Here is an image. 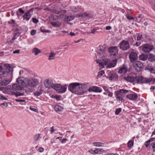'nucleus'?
Returning a JSON list of instances; mask_svg holds the SVG:
<instances>
[{"mask_svg":"<svg viewBox=\"0 0 155 155\" xmlns=\"http://www.w3.org/2000/svg\"><path fill=\"white\" fill-rule=\"evenodd\" d=\"M13 68L9 66L5 68L0 66V84L5 86L8 84L10 82L9 79L12 78Z\"/></svg>","mask_w":155,"mask_h":155,"instance_id":"1","label":"nucleus"},{"mask_svg":"<svg viewBox=\"0 0 155 155\" xmlns=\"http://www.w3.org/2000/svg\"><path fill=\"white\" fill-rule=\"evenodd\" d=\"M67 86V84L62 86L59 84H54L53 86V88L58 93H63L66 91Z\"/></svg>","mask_w":155,"mask_h":155,"instance_id":"2","label":"nucleus"},{"mask_svg":"<svg viewBox=\"0 0 155 155\" xmlns=\"http://www.w3.org/2000/svg\"><path fill=\"white\" fill-rule=\"evenodd\" d=\"M153 79L152 78H146L142 76H138L135 77V83L142 84L148 83L151 82Z\"/></svg>","mask_w":155,"mask_h":155,"instance_id":"3","label":"nucleus"},{"mask_svg":"<svg viewBox=\"0 0 155 155\" xmlns=\"http://www.w3.org/2000/svg\"><path fill=\"white\" fill-rule=\"evenodd\" d=\"M79 83L74 82L71 83L68 86V90L72 93L78 94Z\"/></svg>","mask_w":155,"mask_h":155,"instance_id":"4","label":"nucleus"},{"mask_svg":"<svg viewBox=\"0 0 155 155\" xmlns=\"http://www.w3.org/2000/svg\"><path fill=\"white\" fill-rule=\"evenodd\" d=\"M89 87V84L87 83L81 84L79 83V91L78 93L79 94H83V93L88 91V89Z\"/></svg>","mask_w":155,"mask_h":155,"instance_id":"5","label":"nucleus"},{"mask_svg":"<svg viewBox=\"0 0 155 155\" xmlns=\"http://www.w3.org/2000/svg\"><path fill=\"white\" fill-rule=\"evenodd\" d=\"M105 50L106 48L105 45H100L97 48L96 52L98 56V58H102L106 55L105 53Z\"/></svg>","mask_w":155,"mask_h":155,"instance_id":"6","label":"nucleus"},{"mask_svg":"<svg viewBox=\"0 0 155 155\" xmlns=\"http://www.w3.org/2000/svg\"><path fill=\"white\" fill-rule=\"evenodd\" d=\"M120 49L122 51H126L130 48L129 43L127 41L122 40L119 44Z\"/></svg>","mask_w":155,"mask_h":155,"instance_id":"7","label":"nucleus"},{"mask_svg":"<svg viewBox=\"0 0 155 155\" xmlns=\"http://www.w3.org/2000/svg\"><path fill=\"white\" fill-rule=\"evenodd\" d=\"M108 50L111 57L115 58L118 54L119 50L117 47H111L108 48Z\"/></svg>","mask_w":155,"mask_h":155,"instance_id":"8","label":"nucleus"},{"mask_svg":"<svg viewBox=\"0 0 155 155\" xmlns=\"http://www.w3.org/2000/svg\"><path fill=\"white\" fill-rule=\"evenodd\" d=\"M38 83V81L36 79H27L25 81V87L29 86L34 87L36 86Z\"/></svg>","mask_w":155,"mask_h":155,"instance_id":"9","label":"nucleus"},{"mask_svg":"<svg viewBox=\"0 0 155 155\" xmlns=\"http://www.w3.org/2000/svg\"><path fill=\"white\" fill-rule=\"evenodd\" d=\"M134 68L137 72L141 71L143 68V64L140 61H136L133 63Z\"/></svg>","mask_w":155,"mask_h":155,"instance_id":"10","label":"nucleus"},{"mask_svg":"<svg viewBox=\"0 0 155 155\" xmlns=\"http://www.w3.org/2000/svg\"><path fill=\"white\" fill-rule=\"evenodd\" d=\"M142 50L144 52L148 53L151 51L153 46L149 44H146L142 46Z\"/></svg>","mask_w":155,"mask_h":155,"instance_id":"11","label":"nucleus"},{"mask_svg":"<svg viewBox=\"0 0 155 155\" xmlns=\"http://www.w3.org/2000/svg\"><path fill=\"white\" fill-rule=\"evenodd\" d=\"M79 17L84 18L87 20L91 19L93 18V15L89 12H86L80 15Z\"/></svg>","mask_w":155,"mask_h":155,"instance_id":"12","label":"nucleus"},{"mask_svg":"<svg viewBox=\"0 0 155 155\" xmlns=\"http://www.w3.org/2000/svg\"><path fill=\"white\" fill-rule=\"evenodd\" d=\"M44 84L45 87L48 88H53V86L54 85L52 81L49 79L45 80L44 82Z\"/></svg>","mask_w":155,"mask_h":155,"instance_id":"13","label":"nucleus"},{"mask_svg":"<svg viewBox=\"0 0 155 155\" xmlns=\"http://www.w3.org/2000/svg\"><path fill=\"white\" fill-rule=\"evenodd\" d=\"M116 100L117 101H120L121 102H124V100L123 98L124 97V94L119 91L117 92V93L116 94Z\"/></svg>","mask_w":155,"mask_h":155,"instance_id":"14","label":"nucleus"},{"mask_svg":"<svg viewBox=\"0 0 155 155\" xmlns=\"http://www.w3.org/2000/svg\"><path fill=\"white\" fill-rule=\"evenodd\" d=\"M118 78L117 74V73H111L110 71L108 72V76H107V78L110 80L113 79H117Z\"/></svg>","mask_w":155,"mask_h":155,"instance_id":"15","label":"nucleus"},{"mask_svg":"<svg viewBox=\"0 0 155 155\" xmlns=\"http://www.w3.org/2000/svg\"><path fill=\"white\" fill-rule=\"evenodd\" d=\"M129 57L131 62H134L137 59V54L134 52H131Z\"/></svg>","mask_w":155,"mask_h":155,"instance_id":"16","label":"nucleus"},{"mask_svg":"<svg viewBox=\"0 0 155 155\" xmlns=\"http://www.w3.org/2000/svg\"><path fill=\"white\" fill-rule=\"evenodd\" d=\"M127 70L128 68L127 66L123 65L122 67L119 68L118 72L119 74H124L127 73Z\"/></svg>","mask_w":155,"mask_h":155,"instance_id":"17","label":"nucleus"},{"mask_svg":"<svg viewBox=\"0 0 155 155\" xmlns=\"http://www.w3.org/2000/svg\"><path fill=\"white\" fill-rule=\"evenodd\" d=\"M89 92H94L100 93L102 91V89L99 87L96 86H93L90 87L88 89Z\"/></svg>","mask_w":155,"mask_h":155,"instance_id":"18","label":"nucleus"},{"mask_svg":"<svg viewBox=\"0 0 155 155\" xmlns=\"http://www.w3.org/2000/svg\"><path fill=\"white\" fill-rule=\"evenodd\" d=\"M127 98L131 100H135L137 98V94L133 93L132 94H128L126 95Z\"/></svg>","mask_w":155,"mask_h":155,"instance_id":"19","label":"nucleus"},{"mask_svg":"<svg viewBox=\"0 0 155 155\" xmlns=\"http://www.w3.org/2000/svg\"><path fill=\"white\" fill-rule=\"evenodd\" d=\"M117 62V59H115L111 61H110L109 64L107 65V66H106V68H108L114 67L116 65Z\"/></svg>","mask_w":155,"mask_h":155,"instance_id":"20","label":"nucleus"},{"mask_svg":"<svg viewBox=\"0 0 155 155\" xmlns=\"http://www.w3.org/2000/svg\"><path fill=\"white\" fill-rule=\"evenodd\" d=\"M124 78L127 81L134 83V84L135 83V77L128 76L127 77H124Z\"/></svg>","mask_w":155,"mask_h":155,"instance_id":"21","label":"nucleus"},{"mask_svg":"<svg viewBox=\"0 0 155 155\" xmlns=\"http://www.w3.org/2000/svg\"><path fill=\"white\" fill-rule=\"evenodd\" d=\"M22 86L21 85L16 84H14L12 85V89L13 90H15L18 91H20L23 88Z\"/></svg>","mask_w":155,"mask_h":155,"instance_id":"22","label":"nucleus"},{"mask_svg":"<svg viewBox=\"0 0 155 155\" xmlns=\"http://www.w3.org/2000/svg\"><path fill=\"white\" fill-rule=\"evenodd\" d=\"M74 17L72 16H65V18L64 19V21L65 22L68 23V22H69L71 21L72 20L74 19Z\"/></svg>","mask_w":155,"mask_h":155,"instance_id":"23","label":"nucleus"},{"mask_svg":"<svg viewBox=\"0 0 155 155\" xmlns=\"http://www.w3.org/2000/svg\"><path fill=\"white\" fill-rule=\"evenodd\" d=\"M31 16L30 14L26 12L23 16L22 17L23 18L24 20L25 19L26 21H28L29 20Z\"/></svg>","mask_w":155,"mask_h":155,"instance_id":"24","label":"nucleus"},{"mask_svg":"<svg viewBox=\"0 0 155 155\" xmlns=\"http://www.w3.org/2000/svg\"><path fill=\"white\" fill-rule=\"evenodd\" d=\"M56 55V54L53 51H51V53L49 56L48 60H51L54 59Z\"/></svg>","mask_w":155,"mask_h":155,"instance_id":"25","label":"nucleus"},{"mask_svg":"<svg viewBox=\"0 0 155 155\" xmlns=\"http://www.w3.org/2000/svg\"><path fill=\"white\" fill-rule=\"evenodd\" d=\"M51 24L53 27L56 28L58 27L61 25V23L58 21H57L56 22H51Z\"/></svg>","mask_w":155,"mask_h":155,"instance_id":"26","label":"nucleus"},{"mask_svg":"<svg viewBox=\"0 0 155 155\" xmlns=\"http://www.w3.org/2000/svg\"><path fill=\"white\" fill-rule=\"evenodd\" d=\"M17 82L22 86H25V81L21 80L20 78H18L17 80Z\"/></svg>","mask_w":155,"mask_h":155,"instance_id":"27","label":"nucleus"},{"mask_svg":"<svg viewBox=\"0 0 155 155\" xmlns=\"http://www.w3.org/2000/svg\"><path fill=\"white\" fill-rule=\"evenodd\" d=\"M32 52L35 55H37L38 53H41V51L38 48H35L33 49Z\"/></svg>","mask_w":155,"mask_h":155,"instance_id":"28","label":"nucleus"},{"mask_svg":"<svg viewBox=\"0 0 155 155\" xmlns=\"http://www.w3.org/2000/svg\"><path fill=\"white\" fill-rule=\"evenodd\" d=\"M148 57L147 55L143 54H141L139 56V58L140 60L143 61L146 60L147 59Z\"/></svg>","mask_w":155,"mask_h":155,"instance_id":"29","label":"nucleus"},{"mask_svg":"<svg viewBox=\"0 0 155 155\" xmlns=\"http://www.w3.org/2000/svg\"><path fill=\"white\" fill-rule=\"evenodd\" d=\"M104 143L99 142H95L93 143L94 146L96 147H104Z\"/></svg>","mask_w":155,"mask_h":155,"instance_id":"30","label":"nucleus"},{"mask_svg":"<svg viewBox=\"0 0 155 155\" xmlns=\"http://www.w3.org/2000/svg\"><path fill=\"white\" fill-rule=\"evenodd\" d=\"M154 56L153 54H150L148 55V60L150 61H153L154 60L153 58Z\"/></svg>","mask_w":155,"mask_h":155,"instance_id":"31","label":"nucleus"},{"mask_svg":"<svg viewBox=\"0 0 155 155\" xmlns=\"http://www.w3.org/2000/svg\"><path fill=\"white\" fill-rule=\"evenodd\" d=\"M63 109V108L59 105H56L54 107V110L56 111H61Z\"/></svg>","mask_w":155,"mask_h":155,"instance_id":"32","label":"nucleus"},{"mask_svg":"<svg viewBox=\"0 0 155 155\" xmlns=\"http://www.w3.org/2000/svg\"><path fill=\"white\" fill-rule=\"evenodd\" d=\"M102 58L103 60L104 64V65L107 66V65L109 64V62L110 61V59H107V58H105V59H103V58Z\"/></svg>","mask_w":155,"mask_h":155,"instance_id":"33","label":"nucleus"},{"mask_svg":"<svg viewBox=\"0 0 155 155\" xmlns=\"http://www.w3.org/2000/svg\"><path fill=\"white\" fill-rule=\"evenodd\" d=\"M134 144V141L131 140L129 141L127 143V146L129 148H131L133 146Z\"/></svg>","mask_w":155,"mask_h":155,"instance_id":"34","label":"nucleus"},{"mask_svg":"<svg viewBox=\"0 0 155 155\" xmlns=\"http://www.w3.org/2000/svg\"><path fill=\"white\" fill-rule=\"evenodd\" d=\"M66 12V11L65 10H63L61 11H59L56 10H54V12L55 14H60L61 12L62 13H64Z\"/></svg>","mask_w":155,"mask_h":155,"instance_id":"35","label":"nucleus"},{"mask_svg":"<svg viewBox=\"0 0 155 155\" xmlns=\"http://www.w3.org/2000/svg\"><path fill=\"white\" fill-rule=\"evenodd\" d=\"M104 71L103 70H101L98 73V75L97 76V78L98 79V78H100L104 74Z\"/></svg>","mask_w":155,"mask_h":155,"instance_id":"36","label":"nucleus"},{"mask_svg":"<svg viewBox=\"0 0 155 155\" xmlns=\"http://www.w3.org/2000/svg\"><path fill=\"white\" fill-rule=\"evenodd\" d=\"M129 43V44L133 45L134 42V41L133 39V38L132 37L129 38H128V41H127Z\"/></svg>","mask_w":155,"mask_h":155,"instance_id":"37","label":"nucleus"},{"mask_svg":"<svg viewBox=\"0 0 155 155\" xmlns=\"http://www.w3.org/2000/svg\"><path fill=\"white\" fill-rule=\"evenodd\" d=\"M14 95L16 97L23 96L24 94V93H21L19 92H17L16 93H13Z\"/></svg>","mask_w":155,"mask_h":155,"instance_id":"38","label":"nucleus"},{"mask_svg":"<svg viewBox=\"0 0 155 155\" xmlns=\"http://www.w3.org/2000/svg\"><path fill=\"white\" fill-rule=\"evenodd\" d=\"M120 91L124 95V96H125V94L129 91L128 90L123 89L120 90Z\"/></svg>","mask_w":155,"mask_h":155,"instance_id":"39","label":"nucleus"},{"mask_svg":"<svg viewBox=\"0 0 155 155\" xmlns=\"http://www.w3.org/2000/svg\"><path fill=\"white\" fill-rule=\"evenodd\" d=\"M102 150H103L102 149L101 150V149H95L94 150V153H95V154H97V153L100 154V153H101V152H102L101 151Z\"/></svg>","mask_w":155,"mask_h":155,"instance_id":"40","label":"nucleus"},{"mask_svg":"<svg viewBox=\"0 0 155 155\" xmlns=\"http://www.w3.org/2000/svg\"><path fill=\"white\" fill-rule=\"evenodd\" d=\"M147 68L148 70H149L150 71L151 73L155 74V70L153 68Z\"/></svg>","mask_w":155,"mask_h":155,"instance_id":"41","label":"nucleus"},{"mask_svg":"<svg viewBox=\"0 0 155 155\" xmlns=\"http://www.w3.org/2000/svg\"><path fill=\"white\" fill-rule=\"evenodd\" d=\"M36 8H32L30 9L28 11H27V12L28 13L30 14L31 15H32V12L34 11V10Z\"/></svg>","mask_w":155,"mask_h":155,"instance_id":"42","label":"nucleus"},{"mask_svg":"<svg viewBox=\"0 0 155 155\" xmlns=\"http://www.w3.org/2000/svg\"><path fill=\"white\" fill-rule=\"evenodd\" d=\"M16 37H15V35H14L13 38L12 39V40H10V41H8V42L9 44H11L13 43L14 42V40L16 39Z\"/></svg>","mask_w":155,"mask_h":155,"instance_id":"43","label":"nucleus"},{"mask_svg":"<svg viewBox=\"0 0 155 155\" xmlns=\"http://www.w3.org/2000/svg\"><path fill=\"white\" fill-rule=\"evenodd\" d=\"M121 109L120 108H117L116 109L115 114L117 115L121 111Z\"/></svg>","mask_w":155,"mask_h":155,"instance_id":"44","label":"nucleus"},{"mask_svg":"<svg viewBox=\"0 0 155 155\" xmlns=\"http://www.w3.org/2000/svg\"><path fill=\"white\" fill-rule=\"evenodd\" d=\"M40 137V134H39L35 135L34 137V140L35 141H37L39 138Z\"/></svg>","mask_w":155,"mask_h":155,"instance_id":"45","label":"nucleus"},{"mask_svg":"<svg viewBox=\"0 0 155 155\" xmlns=\"http://www.w3.org/2000/svg\"><path fill=\"white\" fill-rule=\"evenodd\" d=\"M71 10L73 12H77L79 11L78 8L76 7H72L71 8Z\"/></svg>","mask_w":155,"mask_h":155,"instance_id":"46","label":"nucleus"},{"mask_svg":"<svg viewBox=\"0 0 155 155\" xmlns=\"http://www.w3.org/2000/svg\"><path fill=\"white\" fill-rule=\"evenodd\" d=\"M40 30L41 32H42L51 33V31L48 30H44L42 29V28H41Z\"/></svg>","mask_w":155,"mask_h":155,"instance_id":"47","label":"nucleus"},{"mask_svg":"<svg viewBox=\"0 0 155 155\" xmlns=\"http://www.w3.org/2000/svg\"><path fill=\"white\" fill-rule=\"evenodd\" d=\"M53 97L56 99L57 100L59 101L61 100V97L58 95H55Z\"/></svg>","mask_w":155,"mask_h":155,"instance_id":"48","label":"nucleus"},{"mask_svg":"<svg viewBox=\"0 0 155 155\" xmlns=\"http://www.w3.org/2000/svg\"><path fill=\"white\" fill-rule=\"evenodd\" d=\"M32 22L35 23H37L38 22V20L34 18H32Z\"/></svg>","mask_w":155,"mask_h":155,"instance_id":"49","label":"nucleus"},{"mask_svg":"<svg viewBox=\"0 0 155 155\" xmlns=\"http://www.w3.org/2000/svg\"><path fill=\"white\" fill-rule=\"evenodd\" d=\"M8 23L10 24H15V21L13 19H11L10 21H8Z\"/></svg>","mask_w":155,"mask_h":155,"instance_id":"50","label":"nucleus"},{"mask_svg":"<svg viewBox=\"0 0 155 155\" xmlns=\"http://www.w3.org/2000/svg\"><path fill=\"white\" fill-rule=\"evenodd\" d=\"M64 16V15L62 14H60L58 16H56L59 19H61Z\"/></svg>","mask_w":155,"mask_h":155,"instance_id":"51","label":"nucleus"},{"mask_svg":"<svg viewBox=\"0 0 155 155\" xmlns=\"http://www.w3.org/2000/svg\"><path fill=\"white\" fill-rule=\"evenodd\" d=\"M150 142L149 141H148V140L146 141L145 143H144V145L146 147H148L150 145Z\"/></svg>","mask_w":155,"mask_h":155,"instance_id":"52","label":"nucleus"},{"mask_svg":"<svg viewBox=\"0 0 155 155\" xmlns=\"http://www.w3.org/2000/svg\"><path fill=\"white\" fill-rule=\"evenodd\" d=\"M141 15V14H140L139 16L137 17V19L138 22H140L141 20V19L140 18Z\"/></svg>","mask_w":155,"mask_h":155,"instance_id":"53","label":"nucleus"},{"mask_svg":"<svg viewBox=\"0 0 155 155\" xmlns=\"http://www.w3.org/2000/svg\"><path fill=\"white\" fill-rule=\"evenodd\" d=\"M36 31L35 30H32L31 31V34L32 35H34L35 34Z\"/></svg>","mask_w":155,"mask_h":155,"instance_id":"54","label":"nucleus"},{"mask_svg":"<svg viewBox=\"0 0 155 155\" xmlns=\"http://www.w3.org/2000/svg\"><path fill=\"white\" fill-rule=\"evenodd\" d=\"M29 109L31 110H32L33 111H35V112H38V110L37 109L34 108L33 107H30Z\"/></svg>","mask_w":155,"mask_h":155,"instance_id":"55","label":"nucleus"},{"mask_svg":"<svg viewBox=\"0 0 155 155\" xmlns=\"http://www.w3.org/2000/svg\"><path fill=\"white\" fill-rule=\"evenodd\" d=\"M127 18L129 20L134 19V18L133 17H131L130 15H127Z\"/></svg>","mask_w":155,"mask_h":155,"instance_id":"56","label":"nucleus"},{"mask_svg":"<svg viewBox=\"0 0 155 155\" xmlns=\"http://www.w3.org/2000/svg\"><path fill=\"white\" fill-rule=\"evenodd\" d=\"M34 94L35 95L37 96H39L41 94V92H40L38 91H36L35 92Z\"/></svg>","mask_w":155,"mask_h":155,"instance_id":"57","label":"nucleus"},{"mask_svg":"<svg viewBox=\"0 0 155 155\" xmlns=\"http://www.w3.org/2000/svg\"><path fill=\"white\" fill-rule=\"evenodd\" d=\"M50 19L53 20H56V19L54 18V16L53 14L50 15Z\"/></svg>","mask_w":155,"mask_h":155,"instance_id":"58","label":"nucleus"},{"mask_svg":"<svg viewBox=\"0 0 155 155\" xmlns=\"http://www.w3.org/2000/svg\"><path fill=\"white\" fill-rule=\"evenodd\" d=\"M142 36V35H140V34H138V36H137V41H139L140 40V39L141 38V37Z\"/></svg>","mask_w":155,"mask_h":155,"instance_id":"59","label":"nucleus"},{"mask_svg":"<svg viewBox=\"0 0 155 155\" xmlns=\"http://www.w3.org/2000/svg\"><path fill=\"white\" fill-rule=\"evenodd\" d=\"M108 93V95L109 97H112L113 95V93L112 92H110L109 91L107 92Z\"/></svg>","mask_w":155,"mask_h":155,"instance_id":"60","label":"nucleus"},{"mask_svg":"<svg viewBox=\"0 0 155 155\" xmlns=\"http://www.w3.org/2000/svg\"><path fill=\"white\" fill-rule=\"evenodd\" d=\"M44 149L43 148L40 147L38 150V151L40 152H42L44 151Z\"/></svg>","mask_w":155,"mask_h":155,"instance_id":"61","label":"nucleus"},{"mask_svg":"<svg viewBox=\"0 0 155 155\" xmlns=\"http://www.w3.org/2000/svg\"><path fill=\"white\" fill-rule=\"evenodd\" d=\"M67 140V139L65 138H64L62 139V140L61 141V142L62 143H64Z\"/></svg>","mask_w":155,"mask_h":155,"instance_id":"62","label":"nucleus"},{"mask_svg":"<svg viewBox=\"0 0 155 155\" xmlns=\"http://www.w3.org/2000/svg\"><path fill=\"white\" fill-rule=\"evenodd\" d=\"M15 101L17 102H25V100H20V99H16Z\"/></svg>","mask_w":155,"mask_h":155,"instance_id":"63","label":"nucleus"},{"mask_svg":"<svg viewBox=\"0 0 155 155\" xmlns=\"http://www.w3.org/2000/svg\"><path fill=\"white\" fill-rule=\"evenodd\" d=\"M55 131L54 128V127L53 126L51 127V128L50 130V132L51 134L53 132H54Z\"/></svg>","mask_w":155,"mask_h":155,"instance_id":"64","label":"nucleus"}]
</instances>
